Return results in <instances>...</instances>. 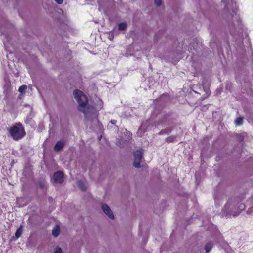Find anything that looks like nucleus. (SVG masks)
I'll return each instance as SVG.
<instances>
[{"label": "nucleus", "mask_w": 253, "mask_h": 253, "mask_svg": "<svg viewBox=\"0 0 253 253\" xmlns=\"http://www.w3.org/2000/svg\"><path fill=\"white\" fill-rule=\"evenodd\" d=\"M73 95L78 103V111L82 112L87 120L93 121L94 119H96L99 122L98 120V111L95 107L88 104L87 97L82 91L78 89L74 91Z\"/></svg>", "instance_id": "nucleus-1"}, {"label": "nucleus", "mask_w": 253, "mask_h": 253, "mask_svg": "<svg viewBox=\"0 0 253 253\" xmlns=\"http://www.w3.org/2000/svg\"><path fill=\"white\" fill-rule=\"evenodd\" d=\"M9 134L15 141H19L24 137L26 133L24 127L20 122L13 124L8 129Z\"/></svg>", "instance_id": "nucleus-2"}, {"label": "nucleus", "mask_w": 253, "mask_h": 253, "mask_svg": "<svg viewBox=\"0 0 253 253\" xmlns=\"http://www.w3.org/2000/svg\"><path fill=\"white\" fill-rule=\"evenodd\" d=\"M171 113L165 114L159 121L158 125L170 126L174 124L175 118L171 117Z\"/></svg>", "instance_id": "nucleus-3"}, {"label": "nucleus", "mask_w": 253, "mask_h": 253, "mask_svg": "<svg viewBox=\"0 0 253 253\" xmlns=\"http://www.w3.org/2000/svg\"><path fill=\"white\" fill-rule=\"evenodd\" d=\"M134 162L133 165L135 168H139L140 167V163L142 159V152L140 150H136L134 152Z\"/></svg>", "instance_id": "nucleus-4"}, {"label": "nucleus", "mask_w": 253, "mask_h": 253, "mask_svg": "<svg viewBox=\"0 0 253 253\" xmlns=\"http://www.w3.org/2000/svg\"><path fill=\"white\" fill-rule=\"evenodd\" d=\"M53 179L55 183L61 184L64 181V173L61 171H58L53 175Z\"/></svg>", "instance_id": "nucleus-5"}, {"label": "nucleus", "mask_w": 253, "mask_h": 253, "mask_svg": "<svg viewBox=\"0 0 253 253\" xmlns=\"http://www.w3.org/2000/svg\"><path fill=\"white\" fill-rule=\"evenodd\" d=\"M102 209L104 212L111 219L114 218V215L110 207L105 203L102 204Z\"/></svg>", "instance_id": "nucleus-6"}, {"label": "nucleus", "mask_w": 253, "mask_h": 253, "mask_svg": "<svg viewBox=\"0 0 253 253\" xmlns=\"http://www.w3.org/2000/svg\"><path fill=\"white\" fill-rule=\"evenodd\" d=\"M65 144V141L64 140H60L58 141L55 144L54 150L56 152L60 151L64 147Z\"/></svg>", "instance_id": "nucleus-7"}, {"label": "nucleus", "mask_w": 253, "mask_h": 253, "mask_svg": "<svg viewBox=\"0 0 253 253\" xmlns=\"http://www.w3.org/2000/svg\"><path fill=\"white\" fill-rule=\"evenodd\" d=\"M60 233V228L58 225H57L54 227L52 230V235L55 237H58Z\"/></svg>", "instance_id": "nucleus-8"}, {"label": "nucleus", "mask_w": 253, "mask_h": 253, "mask_svg": "<svg viewBox=\"0 0 253 253\" xmlns=\"http://www.w3.org/2000/svg\"><path fill=\"white\" fill-rule=\"evenodd\" d=\"M127 24L126 22H122L118 25V30L119 31H123L126 30Z\"/></svg>", "instance_id": "nucleus-9"}, {"label": "nucleus", "mask_w": 253, "mask_h": 253, "mask_svg": "<svg viewBox=\"0 0 253 253\" xmlns=\"http://www.w3.org/2000/svg\"><path fill=\"white\" fill-rule=\"evenodd\" d=\"M172 131V129L171 128H165L162 129L159 133V135H163L166 134H169L171 133Z\"/></svg>", "instance_id": "nucleus-10"}, {"label": "nucleus", "mask_w": 253, "mask_h": 253, "mask_svg": "<svg viewBox=\"0 0 253 253\" xmlns=\"http://www.w3.org/2000/svg\"><path fill=\"white\" fill-rule=\"evenodd\" d=\"M78 186L80 188V189L83 191H85L87 189L86 186H85V184L82 181H79L78 182Z\"/></svg>", "instance_id": "nucleus-11"}, {"label": "nucleus", "mask_w": 253, "mask_h": 253, "mask_svg": "<svg viewBox=\"0 0 253 253\" xmlns=\"http://www.w3.org/2000/svg\"><path fill=\"white\" fill-rule=\"evenodd\" d=\"M23 226L20 225V227L17 229L15 233V237L16 238H19L22 235V233Z\"/></svg>", "instance_id": "nucleus-12"}, {"label": "nucleus", "mask_w": 253, "mask_h": 253, "mask_svg": "<svg viewBox=\"0 0 253 253\" xmlns=\"http://www.w3.org/2000/svg\"><path fill=\"white\" fill-rule=\"evenodd\" d=\"M176 138V136L175 135H171L169 136H168L166 139V141L168 143H171L174 141L175 139Z\"/></svg>", "instance_id": "nucleus-13"}, {"label": "nucleus", "mask_w": 253, "mask_h": 253, "mask_svg": "<svg viewBox=\"0 0 253 253\" xmlns=\"http://www.w3.org/2000/svg\"><path fill=\"white\" fill-rule=\"evenodd\" d=\"M212 248V243L211 242H208L205 246V249L207 253L209 252Z\"/></svg>", "instance_id": "nucleus-14"}, {"label": "nucleus", "mask_w": 253, "mask_h": 253, "mask_svg": "<svg viewBox=\"0 0 253 253\" xmlns=\"http://www.w3.org/2000/svg\"><path fill=\"white\" fill-rule=\"evenodd\" d=\"M145 131H146L145 129H143L142 126H140L138 130L137 134L138 136L141 137V136H142V135H143V133L145 132Z\"/></svg>", "instance_id": "nucleus-15"}, {"label": "nucleus", "mask_w": 253, "mask_h": 253, "mask_svg": "<svg viewBox=\"0 0 253 253\" xmlns=\"http://www.w3.org/2000/svg\"><path fill=\"white\" fill-rule=\"evenodd\" d=\"M243 118L241 117H239L237 118V119L235 120V124L237 125H241L243 124Z\"/></svg>", "instance_id": "nucleus-16"}, {"label": "nucleus", "mask_w": 253, "mask_h": 253, "mask_svg": "<svg viewBox=\"0 0 253 253\" xmlns=\"http://www.w3.org/2000/svg\"><path fill=\"white\" fill-rule=\"evenodd\" d=\"M27 86L26 85H23L19 87L18 89L19 92H20L21 93L23 94L25 93V90L27 89Z\"/></svg>", "instance_id": "nucleus-17"}, {"label": "nucleus", "mask_w": 253, "mask_h": 253, "mask_svg": "<svg viewBox=\"0 0 253 253\" xmlns=\"http://www.w3.org/2000/svg\"><path fill=\"white\" fill-rule=\"evenodd\" d=\"M44 186H45V181L43 180L40 181L37 183V186L41 189L43 188Z\"/></svg>", "instance_id": "nucleus-18"}, {"label": "nucleus", "mask_w": 253, "mask_h": 253, "mask_svg": "<svg viewBox=\"0 0 253 253\" xmlns=\"http://www.w3.org/2000/svg\"><path fill=\"white\" fill-rule=\"evenodd\" d=\"M154 2L157 6H160L162 4V0H154Z\"/></svg>", "instance_id": "nucleus-19"}, {"label": "nucleus", "mask_w": 253, "mask_h": 253, "mask_svg": "<svg viewBox=\"0 0 253 253\" xmlns=\"http://www.w3.org/2000/svg\"><path fill=\"white\" fill-rule=\"evenodd\" d=\"M62 249L61 248L58 247L53 253H61Z\"/></svg>", "instance_id": "nucleus-20"}, {"label": "nucleus", "mask_w": 253, "mask_h": 253, "mask_svg": "<svg viewBox=\"0 0 253 253\" xmlns=\"http://www.w3.org/2000/svg\"><path fill=\"white\" fill-rule=\"evenodd\" d=\"M58 4H61L63 2V0H54Z\"/></svg>", "instance_id": "nucleus-21"}, {"label": "nucleus", "mask_w": 253, "mask_h": 253, "mask_svg": "<svg viewBox=\"0 0 253 253\" xmlns=\"http://www.w3.org/2000/svg\"><path fill=\"white\" fill-rule=\"evenodd\" d=\"M238 138L240 141H243L244 140V137L241 135H238Z\"/></svg>", "instance_id": "nucleus-22"}, {"label": "nucleus", "mask_w": 253, "mask_h": 253, "mask_svg": "<svg viewBox=\"0 0 253 253\" xmlns=\"http://www.w3.org/2000/svg\"><path fill=\"white\" fill-rule=\"evenodd\" d=\"M116 122H117V121L116 120H112L110 121V123L113 125L116 124Z\"/></svg>", "instance_id": "nucleus-23"}, {"label": "nucleus", "mask_w": 253, "mask_h": 253, "mask_svg": "<svg viewBox=\"0 0 253 253\" xmlns=\"http://www.w3.org/2000/svg\"><path fill=\"white\" fill-rule=\"evenodd\" d=\"M119 140H117L116 141V144L118 146H119ZM120 147H121L122 146L121 145H120Z\"/></svg>", "instance_id": "nucleus-24"}, {"label": "nucleus", "mask_w": 253, "mask_h": 253, "mask_svg": "<svg viewBox=\"0 0 253 253\" xmlns=\"http://www.w3.org/2000/svg\"><path fill=\"white\" fill-rule=\"evenodd\" d=\"M166 95L165 94H163L162 95L161 97H163L164 96H165Z\"/></svg>", "instance_id": "nucleus-25"}, {"label": "nucleus", "mask_w": 253, "mask_h": 253, "mask_svg": "<svg viewBox=\"0 0 253 253\" xmlns=\"http://www.w3.org/2000/svg\"><path fill=\"white\" fill-rule=\"evenodd\" d=\"M244 205H243V206H241V207H244Z\"/></svg>", "instance_id": "nucleus-26"}]
</instances>
